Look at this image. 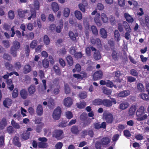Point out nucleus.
Instances as JSON below:
<instances>
[{"mask_svg": "<svg viewBox=\"0 0 149 149\" xmlns=\"http://www.w3.org/2000/svg\"><path fill=\"white\" fill-rule=\"evenodd\" d=\"M34 6V8L31 7L30 12L31 15L29 13L28 16H29L28 18V19L30 20L32 18L34 19L36 16V10H38L40 9V3L37 0H35L33 2V4H32Z\"/></svg>", "mask_w": 149, "mask_h": 149, "instance_id": "1", "label": "nucleus"}, {"mask_svg": "<svg viewBox=\"0 0 149 149\" xmlns=\"http://www.w3.org/2000/svg\"><path fill=\"white\" fill-rule=\"evenodd\" d=\"M125 29L127 32L125 34V38L127 39H129V36L130 35V28L129 25L127 22L124 21L123 23V25L121 23H119L118 24V29L120 32H122L123 29V27Z\"/></svg>", "mask_w": 149, "mask_h": 149, "instance_id": "2", "label": "nucleus"}, {"mask_svg": "<svg viewBox=\"0 0 149 149\" xmlns=\"http://www.w3.org/2000/svg\"><path fill=\"white\" fill-rule=\"evenodd\" d=\"M20 42L17 41L15 40L13 42V45L11 47L10 52V54L14 57L17 56V50L20 48Z\"/></svg>", "mask_w": 149, "mask_h": 149, "instance_id": "3", "label": "nucleus"}, {"mask_svg": "<svg viewBox=\"0 0 149 149\" xmlns=\"http://www.w3.org/2000/svg\"><path fill=\"white\" fill-rule=\"evenodd\" d=\"M103 118L104 120L108 124H111L114 120L113 114L109 112L104 113L103 114Z\"/></svg>", "mask_w": 149, "mask_h": 149, "instance_id": "4", "label": "nucleus"}, {"mask_svg": "<svg viewBox=\"0 0 149 149\" xmlns=\"http://www.w3.org/2000/svg\"><path fill=\"white\" fill-rule=\"evenodd\" d=\"M63 131L60 129H56L52 132V136L57 140H61L62 138V135L63 134Z\"/></svg>", "mask_w": 149, "mask_h": 149, "instance_id": "5", "label": "nucleus"}, {"mask_svg": "<svg viewBox=\"0 0 149 149\" xmlns=\"http://www.w3.org/2000/svg\"><path fill=\"white\" fill-rule=\"evenodd\" d=\"M111 100L107 99L103 100L102 105L106 107H109L112 106L113 103L114 104H116V101L115 98H113Z\"/></svg>", "mask_w": 149, "mask_h": 149, "instance_id": "6", "label": "nucleus"}, {"mask_svg": "<svg viewBox=\"0 0 149 149\" xmlns=\"http://www.w3.org/2000/svg\"><path fill=\"white\" fill-rule=\"evenodd\" d=\"M61 109L60 107H57L54 110L53 113V118L56 120L59 119L61 116Z\"/></svg>", "mask_w": 149, "mask_h": 149, "instance_id": "7", "label": "nucleus"}, {"mask_svg": "<svg viewBox=\"0 0 149 149\" xmlns=\"http://www.w3.org/2000/svg\"><path fill=\"white\" fill-rule=\"evenodd\" d=\"M63 105L65 107L69 108L73 104V100L70 97H68L65 98L63 101Z\"/></svg>", "mask_w": 149, "mask_h": 149, "instance_id": "8", "label": "nucleus"}, {"mask_svg": "<svg viewBox=\"0 0 149 149\" xmlns=\"http://www.w3.org/2000/svg\"><path fill=\"white\" fill-rule=\"evenodd\" d=\"M103 72L101 70L95 72L93 75V79L95 81L100 79L102 78Z\"/></svg>", "mask_w": 149, "mask_h": 149, "instance_id": "9", "label": "nucleus"}, {"mask_svg": "<svg viewBox=\"0 0 149 149\" xmlns=\"http://www.w3.org/2000/svg\"><path fill=\"white\" fill-rule=\"evenodd\" d=\"M94 128L96 130H99L101 128L105 129L106 127V123L105 122H103L101 124L100 122L95 123L94 124Z\"/></svg>", "mask_w": 149, "mask_h": 149, "instance_id": "10", "label": "nucleus"}, {"mask_svg": "<svg viewBox=\"0 0 149 149\" xmlns=\"http://www.w3.org/2000/svg\"><path fill=\"white\" fill-rule=\"evenodd\" d=\"M100 141L102 144V146L103 147H106L110 143V140L109 138L104 137L102 138Z\"/></svg>", "mask_w": 149, "mask_h": 149, "instance_id": "11", "label": "nucleus"}, {"mask_svg": "<svg viewBox=\"0 0 149 149\" xmlns=\"http://www.w3.org/2000/svg\"><path fill=\"white\" fill-rule=\"evenodd\" d=\"M17 12L19 17L23 18L24 17L25 14L28 13L29 10L26 9L23 10L21 9H19L18 10Z\"/></svg>", "mask_w": 149, "mask_h": 149, "instance_id": "12", "label": "nucleus"}, {"mask_svg": "<svg viewBox=\"0 0 149 149\" xmlns=\"http://www.w3.org/2000/svg\"><path fill=\"white\" fill-rule=\"evenodd\" d=\"M130 94V91L128 90H124L120 92L118 94V97H125Z\"/></svg>", "mask_w": 149, "mask_h": 149, "instance_id": "13", "label": "nucleus"}, {"mask_svg": "<svg viewBox=\"0 0 149 149\" xmlns=\"http://www.w3.org/2000/svg\"><path fill=\"white\" fill-rule=\"evenodd\" d=\"M28 90L29 96L33 95L36 91V88L35 85H31L28 88Z\"/></svg>", "mask_w": 149, "mask_h": 149, "instance_id": "14", "label": "nucleus"}, {"mask_svg": "<svg viewBox=\"0 0 149 149\" xmlns=\"http://www.w3.org/2000/svg\"><path fill=\"white\" fill-rule=\"evenodd\" d=\"M12 103V100L9 98H6L3 101L4 106L6 108H8V106H10Z\"/></svg>", "mask_w": 149, "mask_h": 149, "instance_id": "15", "label": "nucleus"}, {"mask_svg": "<svg viewBox=\"0 0 149 149\" xmlns=\"http://www.w3.org/2000/svg\"><path fill=\"white\" fill-rule=\"evenodd\" d=\"M20 95L21 97L24 99H26L28 96V94L27 91H26V89L24 88H23L20 91Z\"/></svg>", "mask_w": 149, "mask_h": 149, "instance_id": "16", "label": "nucleus"}, {"mask_svg": "<svg viewBox=\"0 0 149 149\" xmlns=\"http://www.w3.org/2000/svg\"><path fill=\"white\" fill-rule=\"evenodd\" d=\"M6 83L8 88L10 91H13L14 88V85L13 84L12 80L11 79H7L6 81Z\"/></svg>", "mask_w": 149, "mask_h": 149, "instance_id": "17", "label": "nucleus"}, {"mask_svg": "<svg viewBox=\"0 0 149 149\" xmlns=\"http://www.w3.org/2000/svg\"><path fill=\"white\" fill-rule=\"evenodd\" d=\"M71 132L74 134L77 135L79 132V130L78 126L75 125L72 127L71 128Z\"/></svg>", "mask_w": 149, "mask_h": 149, "instance_id": "18", "label": "nucleus"}, {"mask_svg": "<svg viewBox=\"0 0 149 149\" xmlns=\"http://www.w3.org/2000/svg\"><path fill=\"white\" fill-rule=\"evenodd\" d=\"M31 70V66L29 64L25 65L23 68V72L25 74H27Z\"/></svg>", "mask_w": 149, "mask_h": 149, "instance_id": "19", "label": "nucleus"}, {"mask_svg": "<svg viewBox=\"0 0 149 149\" xmlns=\"http://www.w3.org/2000/svg\"><path fill=\"white\" fill-rule=\"evenodd\" d=\"M100 17V15L98 14L96 15V16L94 18V21L96 24L99 26H100L102 25L101 22L99 19Z\"/></svg>", "mask_w": 149, "mask_h": 149, "instance_id": "20", "label": "nucleus"}, {"mask_svg": "<svg viewBox=\"0 0 149 149\" xmlns=\"http://www.w3.org/2000/svg\"><path fill=\"white\" fill-rule=\"evenodd\" d=\"M7 125V120L6 118H3L0 121V128L3 130Z\"/></svg>", "mask_w": 149, "mask_h": 149, "instance_id": "21", "label": "nucleus"}, {"mask_svg": "<svg viewBox=\"0 0 149 149\" xmlns=\"http://www.w3.org/2000/svg\"><path fill=\"white\" fill-rule=\"evenodd\" d=\"M53 69L56 75H60L61 74V70L58 67V64H56L53 67Z\"/></svg>", "mask_w": 149, "mask_h": 149, "instance_id": "22", "label": "nucleus"}, {"mask_svg": "<svg viewBox=\"0 0 149 149\" xmlns=\"http://www.w3.org/2000/svg\"><path fill=\"white\" fill-rule=\"evenodd\" d=\"M103 100L97 98L95 99L93 101V104L95 105L99 106L102 105Z\"/></svg>", "mask_w": 149, "mask_h": 149, "instance_id": "23", "label": "nucleus"}, {"mask_svg": "<svg viewBox=\"0 0 149 149\" xmlns=\"http://www.w3.org/2000/svg\"><path fill=\"white\" fill-rule=\"evenodd\" d=\"M36 112L38 115L41 116L43 114V110L42 106L40 104H38L36 109Z\"/></svg>", "mask_w": 149, "mask_h": 149, "instance_id": "24", "label": "nucleus"}, {"mask_svg": "<svg viewBox=\"0 0 149 149\" xmlns=\"http://www.w3.org/2000/svg\"><path fill=\"white\" fill-rule=\"evenodd\" d=\"M144 107L141 106L137 110L136 112V115L137 116L140 117L144 113Z\"/></svg>", "mask_w": 149, "mask_h": 149, "instance_id": "25", "label": "nucleus"}, {"mask_svg": "<svg viewBox=\"0 0 149 149\" xmlns=\"http://www.w3.org/2000/svg\"><path fill=\"white\" fill-rule=\"evenodd\" d=\"M66 60L68 64L70 66H72L73 64V60L72 57L69 55L66 57Z\"/></svg>", "mask_w": 149, "mask_h": 149, "instance_id": "26", "label": "nucleus"}, {"mask_svg": "<svg viewBox=\"0 0 149 149\" xmlns=\"http://www.w3.org/2000/svg\"><path fill=\"white\" fill-rule=\"evenodd\" d=\"M51 6L54 12L57 11L59 9V7L58 3L55 2L52 3Z\"/></svg>", "mask_w": 149, "mask_h": 149, "instance_id": "27", "label": "nucleus"}, {"mask_svg": "<svg viewBox=\"0 0 149 149\" xmlns=\"http://www.w3.org/2000/svg\"><path fill=\"white\" fill-rule=\"evenodd\" d=\"M93 57L96 60H99L101 58V55L100 53L98 50L95 51Z\"/></svg>", "mask_w": 149, "mask_h": 149, "instance_id": "28", "label": "nucleus"}, {"mask_svg": "<svg viewBox=\"0 0 149 149\" xmlns=\"http://www.w3.org/2000/svg\"><path fill=\"white\" fill-rule=\"evenodd\" d=\"M14 143V144L18 147H20L21 144L19 142V139L17 136H15L13 139Z\"/></svg>", "mask_w": 149, "mask_h": 149, "instance_id": "29", "label": "nucleus"}, {"mask_svg": "<svg viewBox=\"0 0 149 149\" xmlns=\"http://www.w3.org/2000/svg\"><path fill=\"white\" fill-rule=\"evenodd\" d=\"M100 34L101 36L104 38H106L107 37V33L106 31L104 28L100 29Z\"/></svg>", "mask_w": 149, "mask_h": 149, "instance_id": "30", "label": "nucleus"}, {"mask_svg": "<svg viewBox=\"0 0 149 149\" xmlns=\"http://www.w3.org/2000/svg\"><path fill=\"white\" fill-rule=\"evenodd\" d=\"M129 106V104L127 102H122L120 104L119 108L122 110H124L127 108Z\"/></svg>", "mask_w": 149, "mask_h": 149, "instance_id": "31", "label": "nucleus"}, {"mask_svg": "<svg viewBox=\"0 0 149 149\" xmlns=\"http://www.w3.org/2000/svg\"><path fill=\"white\" fill-rule=\"evenodd\" d=\"M38 146L40 148H45L47 146V144L46 142H39L38 143Z\"/></svg>", "mask_w": 149, "mask_h": 149, "instance_id": "32", "label": "nucleus"}, {"mask_svg": "<svg viewBox=\"0 0 149 149\" xmlns=\"http://www.w3.org/2000/svg\"><path fill=\"white\" fill-rule=\"evenodd\" d=\"M42 65L43 67L47 68L49 65V63L48 59H44L42 61Z\"/></svg>", "mask_w": 149, "mask_h": 149, "instance_id": "33", "label": "nucleus"}, {"mask_svg": "<svg viewBox=\"0 0 149 149\" xmlns=\"http://www.w3.org/2000/svg\"><path fill=\"white\" fill-rule=\"evenodd\" d=\"M74 14L76 17L79 20H81L82 19V15L80 11L78 10L75 11Z\"/></svg>", "mask_w": 149, "mask_h": 149, "instance_id": "34", "label": "nucleus"}, {"mask_svg": "<svg viewBox=\"0 0 149 149\" xmlns=\"http://www.w3.org/2000/svg\"><path fill=\"white\" fill-rule=\"evenodd\" d=\"M102 90L103 93L105 94L109 95L111 94V90L110 89H108L106 87H103L102 88Z\"/></svg>", "mask_w": 149, "mask_h": 149, "instance_id": "35", "label": "nucleus"}, {"mask_svg": "<svg viewBox=\"0 0 149 149\" xmlns=\"http://www.w3.org/2000/svg\"><path fill=\"white\" fill-rule=\"evenodd\" d=\"M30 135V132H26L22 134V137L23 139L27 140L29 138Z\"/></svg>", "mask_w": 149, "mask_h": 149, "instance_id": "36", "label": "nucleus"}, {"mask_svg": "<svg viewBox=\"0 0 149 149\" xmlns=\"http://www.w3.org/2000/svg\"><path fill=\"white\" fill-rule=\"evenodd\" d=\"M11 124L15 129H19L20 128V126L19 124L18 123H16L14 120H11Z\"/></svg>", "mask_w": 149, "mask_h": 149, "instance_id": "37", "label": "nucleus"}, {"mask_svg": "<svg viewBox=\"0 0 149 149\" xmlns=\"http://www.w3.org/2000/svg\"><path fill=\"white\" fill-rule=\"evenodd\" d=\"M77 107L80 109L84 108L86 106V103L84 101L81 102L80 103H77Z\"/></svg>", "mask_w": 149, "mask_h": 149, "instance_id": "38", "label": "nucleus"}, {"mask_svg": "<svg viewBox=\"0 0 149 149\" xmlns=\"http://www.w3.org/2000/svg\"><path fill=\"white\" fill-rule=\"evenodd\" d=\"M56 87L54 88L53 91L54 94L55 95H57L59 94L61 89L60 85L57 84Z\"/></svg>", "mask_w": 149, "mask_h": 149, "instance_id": "39", "label": "nucleus"}, {"mask_svg": "<svg viewBox=\"0 0 149 149\" xmlns=\"http://www.w3.org/2000/svg\"><path fill=\"white\" fill-rule=\"evenodd\" d=\"M60 26H58L56 28V30L57 33H59L61 31V29L63 26V22L61 21H60Z\"/></svg>", "mask_w": 149, "mask_h": 149, "instance_id": "40", "label": "nucleus"}, {"mask_svg": "<svg viewBox=\"0 0 149 149\" xmlns=\"http://www.w3.org/2000/svg\"><path fill=\"white\" fill-rule=\"evenodd\" d=\"M43 42L46 45H48L49 44L50 39L47 35H45L44 36L43 38Z\"/></svg>", "mask_w": 149, "mask_h": 149, "instance_id": "41", "label": "nucleus"}, {"mask_svg": "<svg viewBox=\"0 0 149 149\" xmlns=\"http://www.w3.org/2000/svg\"><path fill=\"white\" fill-rule=\"evenodd\" d=\"M5 66L6 68L10 71H12L13 70V65L8 62H6L5 63Z\"/></svg>", "mask_w": 149, "mask_h": 149, "instance_id": "42", "label": "nucleus"}, {"mask_svg": "<svg viewBox=\"0 0 149 149\" xmlns=\"http://www.w3.org/2000/svg\"><path fill=\"white\" fill-rule=\"evenodd\" d=\"M141 97L143 100L147 101L149 100V96L144 93H141L140 95Z\"/></svg>", "mask_w": 149, "mask_h": 149, "instance_id": "43", "label": "nucleus"}, {"mask_svg": "<svg viewBox=\"0 0 149 149\" xmlns=\"http://www.w3.org/2000/svg\"><path fill=\"white\" fill-rule=\"evenodd\" d=\"M2 43L4 47L6 48H9L10 46V43L8 40H4L2 41Z\"/></svg>", "mask_w": 149, "mask_h": 149, "instance_id": "44", "label": "nucleus"}, {"mask_svg": "<svg viewBox=\"0 0 149 149\" xmlns=\"http://www.w3.org/2000/svg\"><path fill=\"white\" fill-rule=\"evenodd\" d=\"M114 38L115 40L119 41L120 40V34L118 30H115L114 32Z\"/></svg>", "mask_w": 149, "mask_h": 149, "instance_id": "45", "label": "nucleus"}, {"mask_svg": "<svg viewBox=\"0 0 149 149\" xmlns=\"http://www.w3.org/2000/svg\"><path fill=\"white\" fill-rule=\"evenodd\" d=\"M8 18L10 19H13L15 17V14L14 11L12 10H10L9 11L8 13Z\"/></svg>", "mask_w": 149, "mask_h": 149, "instance_id": "46", "label": "nucleus"}, {"mask_svg": "<svg viewBox=\"0 0 149 149\" xmlns=\"http://www.w3.org/2000/svg\"><path fill=\"white\" fill-rule=\"evenodd\" d=\"M70 10L69 8H64L63 12V15L65 17H68L70 14Z\"/></svg>", "mask_w": 149, "mask_h": 149, "instance_id": "47", "label": "nucleus"}, {"mask_svg": "<svg viewBox=\"0 0 149 149\" xmlns=\"http://www.w3.org/2000/svg\"><path fill=\"white\" fill-rule=\"evenodd\" d=\"M102 144L100 141H96L95 144V147L96 149H102Z\"/></svg>", "mask_w": 149, "mask_h": 149, "instance_id": "48", "label": "nucleus"}, {"mask_svg": "<svg viewBox=\"0 0 149 149\" xmlns=\"http://www.w3.org/2000/svg\"><path fill=\"white\" fill-rule=\"evenodd\" d=\"M66 117L68 119H70L73 117V115L72 112L70 111H67L65 113Z\"/></svg>", "mask_w": 149, "mask_h": 149, "instance_id": "49", "label": "nucleus"}, {"mask_svg": "<svg viewBox=\"0 0 149 149\" xmlns=\"http://www.w3.org/2000/svg\"><path fill=\"white\" fill-rule=\"evenodd\" d=\"M137 88L138 89L140 92H143L144 91V87L143 85L141 83H139L138 84Z\"/></svg>", "mask_w": 149, "mask_h": 149, "instance_id": "50", "label": "nucleus"}, {"mask_svg": "<svg viewBox=\"0 0 149 149\" xmlns=\"http://www.w3.org/2000/svg\"><path fill=\"white\" fill-rule=\"evenodd\" d=\"M101 18L104 23H105L107 22L108 19L105 14L104 13H102L101 15Z\"/></svg>", "mask_w": 149, "mask_h": 149, "instance_id": "51", "label": "nucleus"}, {"mask_svg": "<svg viewBox=\"0 0 149 149\" xmlns=\"http://www.w3.org/2000/svg\"><path fill=\"white\" fill-rule=\"evenodd\" d=\"M79 97L81 99L86 98L87 97V93L85 92H82L79 94Z\"/></svg>", "mask_w": 149, "mask_h": 149, "instance_id": "52", "label": "nucleus"}, {"mask_svg": "<svg viewBox=\"0 0 149 149\" xmlns=\"http://www.w3.org/2000/svg\"><path fill=\"white\" fill-rule=\"evenodd\" d=\"M91 30L94 35H97L98 34V31L96 27L95 26H91Z\"/></svg>", "mask_w": 149, "mask_h": 149, "instance_id": "53", "label": "nucleus"}, {"mask_svg": "<svg viewBox=\"0 0 149 149\" xmlns=\"http://www.w3.org/2000/svg\"><path fill=\"white\" fill-rule=\"evenodd\" d=\"M37 42V41L36 40H33L30 44V47L32 49H34L36 46Z\"/></svg>", "mask_w": 149, "mask_h": 149, "instance_id": "54", "label": "nucleus"}, {"mask_svg": "<svg viewBox=\"0 0 149 149\" xmlns=\"http://www.w3.org/2000/svg\"><path fill=\"white\" fill-rule=\"evenodd\" d=\"M80 119L82 121L88 120L87 115L84 113H82L80 115Z\"/></svg>", "mask_w": 149, "mask_h": 149, "instance_id": "55", "label": "nucleus"}, {"mask_svg": "<svg viewBox=\"0 0 149 149\" xmlns=\"http://www.w3.org/2000/svg\"><path fill=\"white\" fill-rule=\"evenodd\" d=\"M18 95V91L17 88H15L13 91L12 96L13 98L17 97Z\"/></svg>", "mask_w": 149, "mask_h": 149, "instance_id": "56", "label": "nucleus"}, {"mask_svg": "<svg viewBox=\"0 0 149 149\" xmlns=\"http://www.w3.org/2000/svg\"><path fill=\"white\" fill-rule=\"evenodd\" d=\"M112 58L115 61L118 60V54L116 51L113 50L111 54Z\"/></svg>", "mask_w": 149, "mask_h": 149, "instance_id": "57", "label": "nucleus"}, {"mask_svg": "<svg viewBox=\"0 0 149 149\" xmlns=\"http://www.w3.org/2000/svg\"><path fill=\"white\" fill-rule=\"evenodd\" d=\"M69 36L70 39L72 40H75L76 39V37L74 35V33L72 31H69Z\"/></svg>", "mask_w": 149, "mask_h": 149, "instance_id": "58", "label": "nucleus"}, {"mask_svg": "<svg viewBox=\"0 0 149 149\" xmlns=\"http://www.w3.org/2000/svg\"><path fill=\"white\" fill-rule=\"evenodd\" d=\"M64 89L65 93L66 94H69L71 91L69 86L68 84H66L64 86Z\"/></svg>", "mask_w": 149, "mask_h": 149, "instance_id": "59", "label": "nucleus"}, {"mask_svg": "<svg viewBox=\"0 0 149 149\" xmlns=\"http://www.w3.org/2000/svg\"><path fill=\"white\" fill-rule=\"evenodd\" d=\"M109 21L112 25H114L116 24L115 18L113 16H111L109 17Z\"/></svg>", "mask_w": 149, "mask_h": 149, "instance_id": "60", "label": "nucleus"}, {"mask_svg": "<svg viewBox=\"0 0 149 149\" xmlns=\"http://www.w3.org/2000/svg\"><path fill=\"white\" fill-rule=\"evenodd\" d=\"M15 68L17 70H19L22 67L21 64L19 62H15L14 64Z\"/></svg>", "mask_w": 149, "mask_h": 149, "instance_id": "61", "label": "nucleus"}, {"mask_svg": "<svg viewBox=\"0 0 149 149\" xmlns=\"http://www.w3.org/2000/svg\"><path fill=\"white\" fill-rule=\"evenodd\" d=\"M7 131L9 134H11L14 132V129L12 126H10L7 127Z\"/></svg>", "mask_w": 149, "mask_h": 149, "instance_id": "62", "label": "nucleus"}, {"mask_svg": "<svg viewBox=\"0 0 149 149\" xmlns=\"http://www.w3.org/2000/svg\"><path fill=\"white\" fill-rule=\"evenodd\" d=\"M126 126L127 125H124L122 124H119L118 126V130L120 132L122 131L125 128Z\"/></svg>", "mask_w": 149, "mask_h": 149, "instance_id": "63", "label": "nucleus"}, {"mask_svg": "<svg viewBox=\"0 0 149 149\" xmlns=\"http://www.w3.org/2000/svg\"><path fill=\"white\" fill-rule=\"evenodd\" d=\"M10 26L7 23H5L3 26V28L7 31H9L10 28Z\"/></svg>", "mask_w": 149, "mask_h": 149, "instance_id": "64", "label": "nucleus"}]
</instances>
